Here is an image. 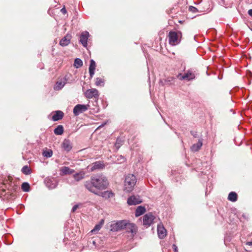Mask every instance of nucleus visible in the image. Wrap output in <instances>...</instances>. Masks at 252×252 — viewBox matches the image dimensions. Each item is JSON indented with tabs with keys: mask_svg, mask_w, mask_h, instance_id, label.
<instances>
[{
	"mask_svg": "<svg viewBox=\"0 0 252 252\" xmlns=\"http://www.w3.org/2000/svg\"><path fill=\"white\" fill-rule=\"evenodd\" d=\"M124 141L125 140L124 138L122 137H119L117 138L115 144V147L117 150H118L123 145Z\"/></svg>",
	"mask_w": 252,
	"mask_h": 252,
	"instance_id": "24",
	"label": "nucleus"
},
{
	"mask_svg": "<svg viewBox=\"0 0 252 252\" xmlns=\"http://www.w3.org/2000/svg\"><path fill=\"white\" fill-rule=\"evenodd\" d=\"M62 147L65 151L67 152L70 151L72 148L70 140L66 139H64L62 143Z\"/></svg>",
	"mask_w": 252,
	"mask_h": 252,
	"instance_id": "19",
	"label": "nucleus"
},
{
	"mask_svg": "<svg viewBox=\"0 0 252 252\" xmlns=\"http://www.w3.org/2000/svg\"><path fill=\"white\" fill-rule=\"evenodd\" d=\"M125 229L127 232H130L132 235L136 233L137 229L136 225L132 223L127 222L125 226Z\"/></svg>",
	"mask_w": 252,
	"mask_h": 252,
	"instance_id": "13",
	"label": "nucleus"
},
{
	"mask_svg": "<svg viewBox=\"0 0 252 252\" xmlns=\"http://www.w3.org/2000/svg\"><path fill=\"white\" fill-rule=\"evenodd\" d=\"M96 64L95 62L93 59L90 61V64L89 66V73L91 78H92L94 74V70L95 69Z\"/></svg>",
	"mask_w": 252,
	"mask_h": 252,
	"instance_id": "20",
	"label": "nucleus"
},
{
	"mask_svg": "<svg viewBox=\"0 0 252 252\" xmlns=\"http://www.w3.org/2000/svg\"><path fill=\"white\" fill-rule=\"evenodd\" d=\"M227 199L231 202H235L238 199L237 194L235 192L231 191L229 193Z\"/></svg>",
	"mask_w": 252,
	"mask_h": 252,
	"instance_id": "25",
	"label": "nucleus"
},
{
	"mask_svg": "<svg viewBox=\"0 0 252 252\" xmlns=\"http://www.w3.org/2000/svg\"><path fill=\"white\" fill-rule=\"evenodd\" d=\"M158 235L159 239H163L167 235V231L163 224L160 223L157 226Z\"/></svg>",
	"mask_w": 252,
	"mask_h": 252,
	"instance_id": "9",
	"label": "nucleus"
},
{
	"mask_svg": "<svg viewBox=\"0 0 252 252\" xmlns=\"http://www.w3.org/2000/svg\"><path fill=\"white\" fill-rule=\"evenodd\" d=\"M126 223L127 222L126 220L118 221L115 224V228L113 227L112 230H114V231H118L119 230L125 229Z\"/></svg>",
	"mask_w": 252,
	"mask_h": 252,
	"instance_id": "15",
	"label": "nucleus"
},
{
	"mask_svg": "<svg viewBox=\"0 0 252 252\" xmlns=\"http://www.w3.org/2000/svg\"><path fill=\"white\" fill-rule=\"evenodd\" d=\"M182 32L180 31H170L168 34L169 44L172 46L178 44L180 42Z\"/></svg>",
	"mask_w": 252,
	"mask_h": 252,
	"instance_id": "3",
	"label": "nucleus"
},
{
	"mask_svg": "<svg viewBox=\"0 0 252 252\" xmlns=\"http://www.w3.org/2000/svg\"><path fill=\"white\" fill-rule=\"evenodd\" d=\"M89 105L77 104L73 108V112L75 116H78L80 114L86 111Z\"/></svg>",
	"mask_w": 252,
	"mask_h": 252,
	"instance_id": "6",
	"label": "nucleus"
},
{
	"mask_svg": "<svg viewBox=\"0 0 252 252\" xmlns=\"http://www.w3.org/2000/svg\"><path fill=\"white\" fill-rule=\"evenodd\" d=\"M248 14L251 16V17H252V9H251L250 10H248Z\"/></svg>",
	"mask_w": 252,
	"mask_h": 252,
	"instance_id": "42",
	"label": "nucleus"
},
{
	"mask_svg": "<svg viewBox=\"0 0 252 252\" xmlns=\"http://www.w3.org/2000/svg\"><path fill=\"white\" fill-rule=\"evenodd\" d=\"M55 0V1L56 2H57V1H56V0Z\"/></svg>",
	"mask_w": 252,
	"mask_h": 252,
	"instance_id": "45",
	"label": "nucleus"
},
{
	"mask_svg": "<svg viewBox=\"0 0 252 252\" xmlns=\"http://www.w3.org/2000/svg\"><path fill=\"white\" fill-rule=\"evenodd\" d=\"M78 207H79V205L78 204H76V205H74L71 209V212L73 213L77 209Z\"/></svg>",
	"mask_w": 252,
	"mask_h": 252,
	"instance_id": "35",
	"label": "nucleus"
},
{
	"mask_svg": "<svg viewBox=\"0 0 252 252\" xmlns=\"http://www.w3.org/2000/svg\"><path fill=\"white\" fill-rule=\"evenodd\" d=\"M83 65V62L79 58H76L74 60V66L75 68H78Z\"/></svg>",
	"mask_w": 252,
	"mask_h": 252,
	"instance_id": "29",
	"label": "nucleus"
},
{
	"mask_svg": "<svg viewBox=\"0 0 252 252\" xmlns=\"http://www.w3.org/2000/svg\"><path fill=\"white\" fill-rule=\"evenodd\" d=\"M96 195L100 196L105 199L111 198L114 196V194L109 191H105L104 192H98V194H96Z\"/></svg>",
	"mask_w": 252,
	"mask_h": 252,
	"instance_id": "18",
	"label": "nucleus"
},
{
	"mask_svg": "<svg viewBox=\"0 0 252 252\" xmlns=\"http://www.w3.org/2000/svg\"><path fill=\"white\" fill-rule=\"evenodd\" d=\"M52 120L54 121H58L62 120L63 116L64 113L61 110H57L52 113Z\"/></svg>",
	"mask_w": 252,
	"mask_h": 252,
	"instance_id": "12",
	"label": "nucleus"
},
{
	"mask_svg": "<svg viewBox=\"0 0 252 252\" xmlns=\"http://www.w3.org/2000/svg\"><path fill=\"white\" fill-rule=\"evenodd\" d=\"M85 95L88 98H92L93 97L97 98L99 96V94L96 89H89L85 92Z\"/></svg>",
	"mask_w": 252,
	"mask_h": 252,
	"instance_id": "10",
	"label": "nucleus"
},
{
	"mask_svg": "<svg viewBox=\"0 0 252 252\" xmlns=\"http://www.w3.org/2000/svg\"><path fill=\"white\" fill-rule=\"evenodd\" d=\"M95 84L97 86H103L104 84V79L100 78H96Z\"/></svg>",
	"mask_w": 252,
	"mask_h": 252,
	"instance_id": "32",
	"label": "nucleus"
},
{
	"mask_svg": "<svg viewBox=\"0 0 252 252\" xmlns=\"http://www.w3.org/2000/svg\"><path fill=\"white\" fill-rule=\"evenodd\" d=\"M71 39V35L70 34H66L60 41V45L63 47L68 45Z\"/></svg>",
	"mask_w": 252,
	"mask_h": 252,
	"instance_id": "14",
	"label": "nucleus"
},
{
	"mask_svg": "<svg viewBox=\"0 0 252 252\" xmlns=\"http://www.w3.org/2000/svg\"><path fill=\"white\" fill-rule=\"evenodd\" d=\"M63 131L64 128L62 125H58L54 130V133L57 135H62Z\"/></svg>",
	"mask_w": 252,
	"mask_h": 252,
	"instance_id": "26",
	"label": "nucleus"
},
{
	"mask_svg": "<svg viewBox=\"0 0 252 252\" xmlns=\"http://www.w3.org/2000/svg\"><path fill=\"white\" fill-rule=\"evenodd\" d=\"M61 11L64 14L66 13V10L65 7L62 8Z\"/></svg>",
	"mask_w": 252,
	"mask_h": 252,
	"instance_id": "41",
	"label": "nucleus"
},
{
	"mask_svg": "<svg viewBox=\"0 0 252 252\" xmlns=\"http://www.w3.org/2000/svg\"><path fill=\"white\" fill-rule=\"evenodd\" d=\"M142 202L139 195H131L127 198V203L129 205H136Z\"/></svg>",
	"mask_w": 252,
	"mask_h": 252,
	"instance_id": "7",
	"label": "nucleus"
},
{
	"mask_svg": "<svg viewBox=\"0 0 252 252\" xmlns=\"http://www.w3.org/2000/svg\"><path fill=\"white\" fill-rule=\"evenodd\" d=\"M174 78L173 77H169L166 79H162L159 80V84L163 86L165 85H170L172 84V82L174 80Z\"/></svg>",
	"mask_w": 252,
	"mask_h": 252,
	"instance_id": "21",
	"label": "nucleus"
},
{
	"mask_svg": "<svg viewBox=\"0 0 252 252\" xmlns=\"http://www.w3.org/2000/svg\"><path fill=\"white\" fill-rule=\"evenodd\" d=\"M177 77L180 80H185L187 81H190L195 79V75L191 70H189L184 74H182V73H179L177 75Z\"/></svg>",
	"mask_w": 252,
	"mask_h": 252,
	"instance_id": "4",
	"label": "nucleus"
},
{
	"mask_svg": "<svg viewBox=\"0 0 252 252\" xmlns=\"http://www.w3.org/2000/svg\"><path fill=\"white\" fill-rule=\"evenodd\" d=\"M84 185L87 190L96 194L100 190L107 189L108 181L103 175H96L92 176L90 180L85 181Z\"/></svg>",
	"mask_w": 252,
	"mask_h": 252,
	"instance_id": "1",
	"label": "nucleus"
},
{
	"mask_svg": "<svg viewBox=\"0 0 252 252\" xmlns=\"http://www.w3.org/2000/svg\"><path fill=\"white\" fill-rule=\"evenodd\" d=\"M252 235V234L251 235ZM246 245H249V246H252V239L251 241H247L246 243Z\"/></svg>",
	"mask_w": 252,
	"mask_h": 252,
	"instance_id": "40",
	"label": "nucleus"
},
{
	"mask_svg": "<svg viewBox=\"0 0 252 252\" xmlns=\"http://www.w3.org/2000/svg\"><path fill=\"white\" fill-rule=\"evenodd\" d=\"M136 183V177L133 174H128L126 176L125 180L124 189L130 192L133 189Z\"/></svg>",
	"mask_w": 252,
	"mask_h": 252,
	"instance_id": "2",
	"label": "nucleus"
},
{
	"mask_svg": "<svg viewBox=\"0 0 252 252\" xmlns=\"http://www.w3.org/2000/svg\"><path fill=\"white\" fill-rule=\"evenodd\" d=\"M22 172L26 175H30L32 173V170L28 165L24 166L21 170Z\"/></svg>",
	"mask_w": 252,
	"mask_h": 252,
	"instance_id": "28",
	"label": "nucleus"
},
{
	"mask_svg": "<svg viewBox=\"0 0 252 252\" xmlns=\"http://www.w3.org/2000/svg\"><path fill=\"white\" fill-rule=\"evenodd\" d=\"M53 155V151L51 150L48 149V158L52 157Z\"/></svg>",
	"mask_w": 252,
	"mask_h": 252,
	"instance_id": "39",
	"label": "nucleus"
},
{
	"mask_svg": "<svg viewBox=\"0 0 252 252\" xmlns=\"http://www.w3.org/2000/svg\"><path fill=\"white\" fill-rule=\"evenodd\" d=\"M246 252H248L247 251H246Z\"/></svg>",
	"mask_w": 252,
	"mask_h": 252,
	"instance_id": "46",
	"label": "nucleus"
},
{
	"mask_svg": "<svg viewBox=\"0 0 252 252\" xmlns=\"http://www.w3.org/2000/svg\"><path fill=\"white\" fill-rule=\"evenodd\" d=\"M105 167L104 163L102 161H97L91 165V170L94 171L95 170L102 169Z\"/></svg>",
	"mask_w": 252,
	"mask_h": 252,
	"instance_id": "11",
	"label": "nucleus"
},
{
	"mask_svg": "<svg viewBox=\"0 0 252 252\" xmlns=\"http://www.w3.org/2000/svg\"><path fill=\"white\" fill-rule=\"evenodd\" d=\"M155 216L152 213L145 214L143 217V224L146 227H149L155 219Z\"/></svg>",
	"mask_w": 252,
	"mask_h": 252,
	"instance_id": "5",
	"label": "nucleus"
},
{
	"mask_svg": "<svg viewBox=\"0 0 252 252\" xmlns=\"http://www.w3.org/2000/svg\"><path fill=\"white\" fill-rule=\"evenodd\" d=\"M101 227H102V224H96L94 226V228L92 230V232H95L96 231H98V230H99L100 229Z\"/></svg>",
	"mask_w": 252,
	"mask_h": 252,
	"instance_id": "33",
	"label": "nucleus"
},
{
	"mask_svg": "<svg viewBox=\"0 0 252 252\" xmlns=\"http://www.w3.org/2000/svg\"><path fill=\"white\" fill-rule=\"evenodd\" d=\"M61 175H70L74 172V170L67 166H63L60 168Z\"/></svg>",
	"mask_w": 252,
	"mask_h": 252,
	"instance_id": "17",
	"label": "nucleus"
},
{
	"mask_svg": "<svg viewBox=\"0 0 252 252\" xmlns=\"http://www.w3.org/2000/svg\"><path fill=\"white\" fill-rule=\"evenodd\" d=\"M42 155L44 157L47 158V150L46 148L43 150Z\"/></svg>",
	"mask_w": 252,
	"mask_h": 252,
	"instance_id": "37",
	"label": "nucleus"
},
{
	"mask_svg": "<svg viewBox=\"0 0 252 252\" xmlns=\"http://www.w3.org/2000/svg\"><path fill=\"white\" fill-rule=\"evenodd\" d=\"M202 139H199L198 142L196 144H193L191 147V150L193 152H197L200 150L202 146Z\"/></svg>",
	"mask_w": 252,
	"mask_h": 252,
	"instance_id": "22",
	"label": "nucleus"
},
{
	"mask_svg": "<svg viewBox=\"0 0 252 252\" xmlns=\"http://www.w3.org/2000/svg\"><path fill=\"white\" fill-rule=\"evenodd\" d=\"M190 133L194 138H196L197 137V132L195 131H191Z\"/></svg>",
	"mask_w": 252,
	"mask_h": 252,
	"instance_id": "36",
	"label": "nucleus"
},
{
	"mask_svg": "<svg viewBox=\"0 0 252 252\" xmlns=\"http://www.w3.org/2000/svg\"><path fill=\"white\" fill-rule=\"evenodd\" d=\"M103 223H104V220H102L100 222L99 224H101L102 225L103 224Z\"/></svg>",
	"mask_w": 252,
	"mask_h": 252,
	"instance_id": "43",
	"label": "nucleus"
},
{
	"mask_svg": "<svg viewBox=\"0 0 252 252\" xmlns=\"http://www.w3.org/2000/svg\"><path fill=\"white\" fill-rule=\"evenodd\" d=\"M102 126H103V125H102L101 126H99V127H101Z\"/></svg>",
	"mask_w": 252,
	"mask_h": 252,
	"instance_id": "44",
	"label": "nucleus"
},
{
	"mask_svg": "<svg viewBox=\"0 0 252 252\" xmlns=\"http://www.w3.org/2000/svg\"><path fill=\"white\" fill-rule=\"evenodd\" d=\"M172 247H173L174 252H178V248H177V246L175 244H173Z\"/></svg>",
	"mask_w": 252,
	"mask_h": 252,
	"instance_id": "38",
	"label": "nucleus"
},
{
	"mask_svg": "<svg viewBox=\"0 0 252 252\" xmlns=\"http://www.w3.org/2000/svg\"><path fill=\"white\" fill-rule=\"evenodd\" d=\"M86 172L84 171H80L79 172H76L73 175L74 180L76 182H79L85 178Z\"/></svg>",
	"mask_w": 252,
	"mask_h": 252,
	"instance_id": "16",
	"label": "nucleus"
},
{
	"mask_svg": "<svg viewBox=\"0 0 252 252\" xmlns=\"http://www.w3.org/2000/svg\"><path fill=\"white\" fill-rule=\"evenodd\" d=\"M21 189L25 192H28L30 189V186L27 182H24L22 184Z\"/></svg>",
	"mask_w": 252,
	"mask_h": 252,
	"instance_id": "30",
	"label": "nucleus"
},
{
	"mask_svg": "<svg viewBox=\"0 0 252 252\" xmlns=\"http://www.w3.org/2000/svg\"><path fill=\"white\" fill-rule=\"evenodd\" d=\"M89 36V33L87 31L82 32L80 36L79 42L84 47H87L88 45V39Z\"/></svg>",
	"mask_w": 252,
	"mask_h": 252,
	"instance_id": "8",
	"label": "nucleus"
},
{
	"mask_svg": "<svg viewBox=\"0 0 252 252\" xmlns=\"http://www.w3.org/2000/svg\"><path fill=\"white\" fill-rule=\"evenodd\" d=\"M58 185L57 181L55 179L51 180L48 179V189H53L55 188Z\"/></svg>",
	"mask_w": 252,
	"mask_h": 252,
	"instance_id": "27",
	"label": "nucleus"
},
{
	"mask_svg": "<svg viewBox=\"0 0 252 252\" xmlns=\"http://www.w3.org/2000/svg\"><path fill=\"white\" fill-rule=\"evenodd\" d=\"M189 11L192 12V13H196L198 11L197 9L193 6H190L189 7Z\"/></svg>",
	"mask_w": 252,
	"mask_h": 252,
	"instance_id": "34",
	"label": "nucleus"
},
{
	"mask_svg": "<svg viewBox=\"0 0 252 252\" xmlns=\"http://www.w3.org/2000/svg\"><path fill=\"white\" fill-rule=\"evenodd\" d=\"M65 83L62 82H57L55 84L54 89L55 90H61L64 86Z\"/></svg>",
	"mask_w": 252,
	"mask_h": 252,
	"instance_id": "31",
	"label": "nucleus"
},
{
	"mask_svg": "<svg viewBox=\"0 0 252 252\" xmlns=\"http://www.w3.org/2000/svg\"><path fill=\"white\" fill-rule=\"evenodd\" d=\"M145 212L146 208L145 207L142 206H139L136 209L135 215L136 217H137L144 214Z\"/></svg>",
	"mask_w": 252,
	"mask_h": 252,
	"instance_id": "23",
	"label": "nucleus"
}]
</instances>
